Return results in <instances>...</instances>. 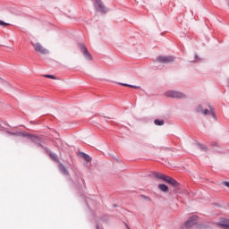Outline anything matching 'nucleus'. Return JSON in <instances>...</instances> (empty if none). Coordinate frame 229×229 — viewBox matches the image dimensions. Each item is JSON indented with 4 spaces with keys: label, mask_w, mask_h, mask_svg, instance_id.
<instances>
[{
    "label": "nucleus",
    "mask_w": 229,
    "mask_h": 229,
    "mask_svg": "<svg viewBox=\"0 0 229 229\" xmlns=\"http://www.w3.org/2000/svg\"><path fill=\"white\" fill-rule=\"evenodd\" d=\"M198 216L192 215L188 218L186 222L182 225V229H203V225H198Z\"/></svg>",
    "instance_id": "1"
},
{
    "label": "nucleus",
    "mask_w": 229,
    "mask_h": 229,
    "mask_svg": "<svg viewBox=\"0 0 229 229\" xmlns=\"http://www.w3.org/2000/svg\"><path fill=\"white\" fill-rule=\"evenodd\" d=\"M166 98H173L175 99H185L186 96L185 94L180 92V91H168L165 94Z\"/></svg>",
    "instance_id": "4"
},
{
    "label": "nucleus",
    "mask_w": 229,
    "mask_h": 229,
    "mask_svg": "<svg viewBox=\"0 0 229 229\" xmlns=\"http://www.w3.org/2000/svg\"><path fill=\"white\" fill-rule=\"evenodd\" d=\"M154 124H156L157 126H164V121H162V120H155L154 121Z\"/></svg>",
    "instance_id": "13"
},
{
    "label": "nucleus",
    "mask_w": 229,
    "mask_h": 229,
    "mask_svg": "<svg viewBox=\"0 0 229 229\" xmlns=\"http://www.w3.org/2000/svg\"><path fill=\"white\" fill-rule=\"evenodd\" d=\"M158 189H159L162 192H169V187H167V185H165V184H159V185H158Z\"/></svg>",
    "instance_id": "10"
},
{
    "label": "nucleus",
    "mask_w": 229,
    "mask_h": 229,
    "mask_svg": "<svg viewBox=\"0 0 229 229\" xmlns=\"http://www.w3.org/2000/svg\"><path fill=\"white\" fill-rule=\"evenodd\" d=\"M95 8L98 12H101V13H106V7H105V4H103L101 0L95 1Z\"/></svg>",
    "instance_id": "8"
},
{
    "label": "nucleus",
    "mask_w": 229,
    "mask_h": 229,
    "mask_svg": "<svg viewBox=\"0 0 229 229\" xmlns=\"http://www.w3.org/2000/svg\"><path fill=\"white\" fill-rule=\"evenodd\" d=\"M32 47H34V51L38 53V55H49V49H47L42 43L40 42H35L31 43Z\"/></svg>",
    "instance_id": "3"
},
{
    "label": "nucleus",
    "mask_w": 229,
    "mask_h": 229,
    "mask_svg": "<svg viewBox=\"0 0 229 229\" xmlns=\"http://www.w3.org/2000/svg\"><path fill=\"white\" fill-rule=\"evenodd\" d=\"M82 157L84 158V160H86V162H90L92 160V157L85 153H82Z\"/></svg>",
    "instance_id": "12"
},
{
    "label": "nucleus",
    "mask_w": 229,
    "mask_h": 229,
    "mask_svg": "<svg viewBox=\"0 0 229 229\" xmlns=\"http://www.w3.org/2000/svg\"><path fill=\"white\" fill-rule=\"evenodd\" d=\"M0 26H10V24H8L3 21H0Z\"/></svg>",
    "instance_id": "18"
},
{
    "label": "nucleus",
    "mask_w": 229,
    "mask_h": 229,
    "mask_svg": "<svg viewBox=\"0 0 229 229\" xmlns=\"http://www.w3.org/2000/svg\"><path fill=\"white\" fill-rule=\"evenodd\" d=\"M152 174L154 178H157V180H163V182H165L166 183H170V185H172L173 187H178V185H180V183L176 182V180L165 174H163L157 172H153Z\"/></svg>",
    "instance_id": "2"
},
{
    "label": "nucleus",
    "mask_w": 229,
    "mask_h": 229,
    "mask_svg": "<svg viewBox=\"0 0 229 229\" xmlns=\"http://www.w3.org/2000/svg\"><path fill=\"white\" fill-rule=\"evenodd\" d=\"M222 185H225V187H227L229 189V182L224 181L222 182Z\"/></svg>",
    "instance_id": "17"
},
{
    "label": "nucleus",
    "mask_w": 229,
    "mask_h": 229,
    "mask_svg": "<svg viewBox=\"0 0 229 229\" xmlns=\"http://www.w3.org/2000/svg\"><path fill=\"white\" fill-rule=\"evenodd\" d=\"M45 78H50L51 80H56V77H55L54 75H49V74L45 75Z\"/></svg>",
    "instance_id": "16"
},
{
    "label": "nucleus",
    "mask_w": 229,
    "mask_h": 229,
    "mask_svg": "<svg viewBox=\"0 0 229 229\" xmlns=\"http://www.w3.org/2000/svg\"><path fill=\"white\" fill-rule=\"evenodd\" d=\"M60 171L62 173H64V174L69 175V172L67 171V169H65V166H64L63 165H60Z\"/></svg>",
    "instance_id": "11"
},
{
    "label": "nucleus",
    "mask_w": 229,
    "mask_h": 229,
    "mask_svg": "<svg viewBox=\"0 0 229 229\" xmlns=\"http://www.w3.org/2000/svg\"><path fill=\"white\" fill-rule=\"evenodd\" d=\"M141 198H143V199H145V201H151V198L145 196V195H141Z\"/></svg>",
    "instance_id": "15"
},
{
    "label": "nucleus",
    "mask_w": 229,
    "mask_h": 229,
    "mask_svg": "<svg viewBox=\"0 0 229 229\" xmlns=\"http://www.w3.org/2000/svg\"><path fill=\"white\" fill-rule=\"evenodd\" d=\"M123 87H130L131 89H139V86H133L126 83H121Z\"/></svg>",
    "instance_id": "14"
},
{
    "label": "nucleus",
    "mask_w": 229,
    "mask_h": 229,
    "mask_svg": "<svg viewBox=\"0 0 229 229\" xmlns=\"http://www.w3.org/2000/svg\"><path fill=\"white\" fill-rule=\"evenodd\" d=\"M80 50L81 51L83 56L86 58V60L92 61L93 57L92 55L89 52V49H87V47L83 43L79 44Z\"/></svg>",
    "instance_id": "5"
},
{
    "label": "nucleus",
    "mask_w": 229,
    "mask_h": 229,
    "mask_svg": "<svg viewBox=\"0 0 229 229\" xmlns=\"http://www.w3.org/2000/svg\"><path fill=\"white\" fill-rule=\"evenodd\" d=\"M218 226H221V228L229 229V219L223 218L221 222L218 223Z\"/></svg>",
    "instance_id": "9"
},
{
    "label": "nucleus",
    "mask_w": 229,
    "mask_h": 229,
    "mask_svg": "<svg viewBox=\"0 0 229 229\" xmlns=\"http://www.w3.org/2000/svg\"><path fill=\"white\" fill-rule=\"evenodd\" d=\"M197 112L199 113L203 112L204 115H212L214 118H216V112L214 111V107H212L211 106H209V110L205 109L204 111L201 108V106H199L197 108Z\"/></svg>",
    "instance_id": "7"
},
{
    "label": "nucleus",
    "mask_w": 229,
    "mask_h": 229,
    "mask_svg": "<svg viewBox=\"0 0 229 229\" xmlns=\"http://www.w3.org/2000/svg\"><path fill=\"white\" fill-rule=\"evenodd\" d=\"M157 62L159 64H173V62H174V58L173 55H160L157 58Z\"/></svg>",
    "instance_id": "6"
}]
</instances>
